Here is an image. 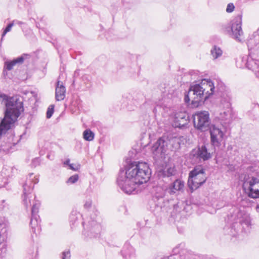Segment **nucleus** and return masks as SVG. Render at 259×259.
Listing matches in <instances>:
<instances>
[{"mask_svg": "<svg viewBox=\"0 0 259 259\" xmlns=\"http://www.w3.org/2000/svg\"><path fill=\"white\" fill-rule=\"evenodd\" d=\"M78 180V176L77 175H73L71 177H70L67 183H70V184H74L76 183Z\"/></svg>", "mask_w": 259, "mask_h": 259, "instance_id": "32", "label": "nucleus"}, {"mask_svg": "<svg viewBox=\"0 0 259 259\" xmlns=\"http://www.w3.org/2000/svg\"><path fill=\"white\" fill-rule=\"evenodd\" d=\"M237 217L238 222L236 221L233 223V226L230 228L229 234L232 236H237L242 230L247 232L250 228L251 220L248 214L239 212L238 213Z\"/></svg>", "mask_w": 259, "mask_h": 259, "instance_id": "5", "label": "nucleus"}, {"mask_svg": "<svg viewBox=\"0 0 259 259\" xmlns=\"http://www.w3.org/2000/svg\"><path fill=\"white\" fill-rule=\"evenodd\" d=\"M92 204V200H91L90 199H89L85 201V202L84 204V208H85L87 209H89L91 207Z\"/></svg>", "mask_w": 259, "mask_h": 259, "instance_id": "37", "label": "nucleus"}, {"mask_svg": "<svg viewBox=\"0 0 259 259\" xmlns=\"http://www.w3.org/2000/svg\"><path fill=\"white\" fill-rule=\"evenodd\" d=\"M193 122L195 128L201 132L208 131L211 126L209 114L206 111L196 113L193 115Z\"/></svg>", "mask_w": 259, "mask_h": 259, "instance_id": "8", "label": "nucleus"}, {"mask_svg": "<svg viewBox=\"0 0 259 259\" xmlns=\"http://www.w3.org/2000/svg\"><path fill=\"white\" fill-rule=\"evenodd\" d=\"M150 175L146 162L134 161L127 165L125 170H120L117 183L124 193L136 194L141 190L140 186L148 182Z\"/></svg>", "mask_w": 259, "mask_h": 259, "instance_id": "1", "label": "nucleus"}, {"mask_svg": "<svg viewBox=\"0 0 259 259\" xmlns=\"http://www.w3.org/2000/svg\"><path fill=\"white\" fill-rule=\"evenodd\" d=\"M64 164H66V165H68L69 166V164H70V160L69 159H67L64 162Z\"/></svg>", "mask_w": 259, "mask_h": 259, "instance_id": "41", "label": "nucleus"}, {"mask_svg": "<svg viewBox=\"0 0 259 259\" xmlns=\"http://www.w3.org/2000/svg\"><path fill=\"white\" fill-rule=\"evenodd\" d=\"M180 118L182 121L179 119L178 117H176L175 118V123L174 125L175 127L181 128L184 127L185 124H186L187 120L186 119V116L184 115V114H182Z\"/></svg>", "mask_w": 259, "mask_h": 259, "instance_id": "24", "label": "nucleus"}, {"mask_svg": "<svg viewBox=\"0 0 259 259\" xmlns=\"http://www.w3.org/2000/svg\"><path fill=\"white\" fill-rule=\"evenodd\" d=\"M246 65L249 69L254 71L256 76L259 77V61L248 57Z\"/></svg>", "mask_w": 259, "mask_h": 259, "instance_id": "19", "label": "nucleus"}, {"mask_svg": "<svg viewBox=\"0 0 259 259\" xmlns=\"http://www.w3.org/2000/svg\"><path fill=\"white\" fill-rule=\"evenodd\" d=\"M193 155H196L200 160L202 159L203 161H206L212 157L211 154L208 152L205 145L199 147Z\"/></svg>", "mask_w": 259, "mask_h": 259, "instance_id": "18", "label": "nucleus"}, {"mask_svg": "<svg viewBox=\"0 0 259 259\" xmlns=\"http://www.w3.org/2000/svg\"><path fill=\"white\" fill-rule=\"evenodd\" d=\"M200 88L199 84L191 85L188 93L185 96V101L186 103L191 102L193 107H197L201 102L205 101L204 96Z\"/></svg>", "mask_w": 259, "mask_h": 259, "instance_id": "6", "label": "nucleus"}, {"mask_svg": "<svg viewBox=\"0 0 259 259\" xmlns=\"http://www.w3.org/2000/svg\"><path fill=\"white\" fill-rule=\"evenodd\" d=\"M171 144L174 150L179 149L180 147V140L177 137H173L168 139V144Z\"/></svg>", "mask_w": 259, "mask_h": 259, "instance_id": "25", "label": "nucleus"}, {"mask_svg": "<svg viewBox=\"0 0 259 259\" xmlns=\"http://www.w3.org/2000/svg\"><path fill=\"white\" fill-rule=\"evenodd\" d=\"M231 99L230 96L227 94L221 97V106L223 109L220 112L219 118L224 123H230L232 118Z\"/></svg>", "mask_w": 259, "mask_h": 259, "instance_id": "7", "label": "nucleus"}, {"mask_svg": "<svg viewBox=\"0 0 259 259\" xmlns=\"http://www.w3.org/2000/svg\"><path fill=\"white\" fill-rule=\"evenodd\" d=\"M242 16L238 15L232 21L231 36L235 40L240 42L243 39V32L242 28Z\"/></svg>", "mask_w": 259, "mask_h": 259, "instance_id": "10", "label": "nucleus"}, {"mask_svg": "<svg viewBox=\"0 0 259 259\" xmlns=\"http://www.w3.org/2000/svg\"><path fill=\"white\" fill-rule=\"evenodd\" d=\"M243 187L248 196L252 198H259V179L251 177L248 181L244 182Z\"/></svg>", "mask_w": 259, "mask_h": 259, "instance_id": "9", "label": "nucleus"}, {"mask_svg": "<svg viewBox=\"0 0 259 259\" xmlns=\"http://www.w3.org/2000/svg\"><path fill=\"white\" fill-rule=\"evenodd\" d=\"M235 7L232 3H230L227 5L226 12L227 13H231L234 10Z\"/></svg>", "mask_w": 259, "mask_h": 259, "instance_id": "35", "label": "nucleus"}, {"mask_svg": "<svg viewBox=\"0 0 259 259\" xmlns=\"http://www.w3.org/2000/svg\"><path fill=\"white\" fill-rule=\"evenodd\" d=\"M69 166L70 167V168L71 169L73 170H78V166H76V167H74L73 166V164H69Z\"/></svg>", "mask_w": 259, "mask_h": 259, "instance_id": "40", "label": "nucleus"}, {"mask_svg": "<svg viewBox=\"0 0 259 259\" xmlns=\"http://www.w3.org/2000/svg\"><path fill=\"white\" fill-rule=\"evenodd\" d=\"M207 179L205 169L201 165H197L190 172L188 184L192 190L198 188Z\"/></svg>", "mask_w": 259, "mask_h": 259, "instance_id": "4", "label": "nucleus"}, {"mask_svg": "<svg viewBox=\"0 0 259 259\" xmlns=\"http://www.w3.org/2000/svg\"><path fill=\"white\" fill-rule=\"evenodd\" d=\"M210 136V143L214 147H219L223 140L224 133L221 129L214 125H211L209 127Z\"/></svg>", "mask_w": 259, "mask_h": 259, "instance_id": "12", "label": "nucleus"}, {"mask_svg": "<svg viewBox=\"0 0 259 259\" xmlns=\"http://www.w3.org/2000/svg\"><path fill=\"white\" fill-rule=\"evenodd\" d=\"M29 182L30 185L26 183L23 186V201L26 208L29 207H31V219L30 225L31 228V231L33 233L37 234L40 230V227L39 225L40 219L39 215L37 214L40 203L39 201L35 200V196L32 194L33 185L31 186L32 184L30 181Z\"/></svg>", "mask_w": 259, "mask_h": 259, "instance_id": "3", "label": "nucleus"}, {"mask_svg": "<svg viewBox=\"0 0 259 259\" xmlns=\"http://www.w3.org/2000/svg\"><path fill=\"white\" fill-rule=\"evenodd\" d=\"M5 117L0 123V137L11 128L24 110L22 101L17 97L7 98L5 101Z\"/></svg>", "mask_w": 259, "mask_h": 259, "instance_id": "2", "label": "nucleus"}, {"mask_svg": "<svg viewBox=\"0 0 259 259\" xmlns=\"http://www.w3.org/2000/svg\"><path fill=\"white\" fill-rule=\"evenodd\" d=\"M23 61L24 57L23 56H20L12 61H6L5 63V67L7 70H11L13 69V66L16 65L17 64H21Z\"/></svg>", "mask_w": 259, "mask_h": 259, "instance_id": "21", "label": "nucleus"}, {"mask_svg": "<svg viewBox=\"0 0 259 259\" xmlns=\"http://www.w3.org/2000/svg\"><path fill=\"white\" fill-rule=\"evenodd\" d=\"M70 252L69 250L65 251L62 252V259H70Z\"/></svg>", "mask_w": 259, "mask_h": 259, "instance_id": "34", "label": "nucleus"}, {"mask_svg": "<svg viewBox=\"0 0 259 259\" xmlns=\"http://www.w3.org/2000/svg\"><path fill=\"white\" fill-rule=\"evenodd\" d=\"M101 231V226L97 221L92 220L88 222L86 227H84L83 234L86 237L90 238L98 237Z\"/></svg>", "mask_w": 259, "mask_h": 259, "instance_id": "13", "label": "nucleus"}, {"mask_svg": "<svg viewBox=\"0 0 259 259\" xmlns=\"http://www.w3.org/2000/svg\"><path fill=\"white\" fill-rule=\"evenodd\" d=\"M14 25V23L13 22H12L11 23H10L7 27L6 28H5V29L4 30L2 35V38H1V40H2L3 39V37L5 36V35L7 34V32H9L11 31V28Z\"/></svg>", "mask_w": 259, "mask_h": 259, "instance_id": "31", "label": "nucleus"}, {"mask_svg": "<svg viewBox=\"0 0 259 259\" xmlns=\"http://www.w3.org/2000/svg\"><path fill=\"white\" fill-rule=\"evenodd\" d=\"M175 170L174 168L169 167L166 170H163L161 172V175L163 177H169L175 175Z\"/></svg>", "mask_w": 259, "mask_h": 259, "instance_id": "27", "label": "nucleus"}, {"mask_svg": "<svg viewBox=\"0 0 259 259\" xmlns=\"http://www.w3.org/2000/svg\"><path fill=\"white\" fill-rule=\"evenodd\" d=\"M162 109H163V110H166V111H168V110L169 109V108H167V107H165V108H164V107H162L161 106H160L157 105L156 107H155L154 108V109H153V112H154L155 113H156L158 111V110H160V109H162Z\"/></svg>", "mask_w": 259, "mask_h": 259, "instance_id": "36", "label": "nucleus"}, {"mask_svg": "<svg viewBox=\"0 0 259 259\" xmlns=\"http://www.w3.org/2000/svg\"><path fill=\"white\" fill-rule=\"evenodd\" d=\"M22 23L21 22H19L18 24H22Z\"/></svg>", "mask_w": 259, "mask_h": 259, "instance_id": "43", "label": "nucleus"}, {"mask_svg": "<svg viewBox=\"0 0 259 259\" xmlns=\"http://www.w3.org/2000/svg\"><path fill=\"white\" fill-rule=\"evenodd\" d=\"M256 211L259 213V204H258L256 207Z\"/></svg>", "mask_w": 259, "mask_h": 259, "instance_id": "42", "label": "nucleus"}, {"mask_svg": "<svg viewBox=\"0 0 259 259\" xmlns=\"http://www.w3.org/2000/svg\"><path fill=\"white\" fill-rule=\"evenodd\" d=\"M121 253L124 258L130 257L134 254L135 250L132 246L129 244H125L121 250Z\"/></svg>", "mask_w": 259, "mask_h": 259, "instance_id": "22", "label": "nucleus"}, {"mask_svg": "<svg viewBox=\"0 0 259 259\" xmlns=\"http://www.w3.org/2000/svg\"><path fill=\"white\" fill-rule=\"evenodd\" d=\"M154 199L155 205L160 208L164 207L165 204H164L163 197L165 194V189L160 186H156L154 188Z\"/></svg>", "mask_w": 259, "mask_h": 259, "instance_id": "15", "label": "nucleus"}, {"mask_svg": "<svg viewBox=\"0 0 259 259\" xmlns=\"http://www.w3.org/2000/svg\"><path fill=\"white\" fill-rule=\"evenodd\" d=\"M12 148L11 143H4L0 145V152H9Z\"/></svg>", "mask_w": 259, "mask_h": 259, "instance_id": "28", "label": "nucleus"}, {"mask_svg": "<svg viewBox=\"0 0 259 259\" xmlns=\"http://www.w3.org/2000/svg\"><path fill=\"white\" fill-rule=\"evenodd\" d=\"M80 217V215L79 213H78L76 212H72L69 217L70 222L72 223L73 224L76 222V221L78 219V218Z\"/></svg>", "mask_w": 259, "mask_h": 259, "instance_id": "29", "label": "nucleus"}, {"mask_svg": "<svg viewBox=\"0 0 259 259\" xmlns=\"http://www.w3.org/2000/svg\"><path fill=\"white\" fill-rule=\"evenodd\" d=\"M7 183V179L0 174V187H5Z\"/></svg>", "mask_w": 259, "mask_h": 259, "instance_id": "33", "label": "nucleus"}, {"mask_svg": "<svg viewBox=\"0 0 259 259\" xmlns=\"http://www.w3.org/2000/svg\"><path fill=\"white\" fill-rule=\"evenodd\" d=\"M32 174H31V175H30V178L31 177V176H32Z\"/></svg>", "mask_w": 259, "mask_h": 259, "instance_id": "44", "label": "nucleus"}, {"mask_svg": "<svg viewBox=\"0 0 259 259\" xmlns=\"http://www.w3.org/2000/svg\"><path fill=\"white\" fill-rule=\"evenodd\" d=\"M54 105H51L48 108L47 112V118H50L54 113Z\"/></svg>", "mask_w": 259, "mask_h": 259, "instance_id": "30", "label": "nucleus"}, {"mask_svg": "<svg viewBox=\"0 0 259 259\" xmlns=\"http://www.w3.org/2000/svg\"><path fill=\"white\" fill-rule=\"evenodd\" d=\"M40 160L39 158H36L32 160V165L33 166L36 167L37 165L39 164Z\"/></svg>", "mask_w": 259, "mask_h": 259, "instance_id": "38", "label": "nucleus"}, {"mask_svg": "<svg viewBox=\"0 0 259 259\" xmlns=\"http://www.w3.org/2000/svg\"><path fill=\"white\" fill-rule=\"evenodd\" d=\"M249 51L259 50V29L247 41Z\"/></svg>", "mask_w": 259, "mask_h": 259, "instance_id": "16", "label": "nucleus"}, {"mask_svg": "<svg viewBox=\"0 0 259 259\" xmlns=\"http://www.w3.org/2000/svg\"><path fill=\"white\" fill-rule=\"evenodd\" d=\"M210 54L213 59L215 60L222 55L223 51L220 47L214 46L210 51Z\"/></svg>", "mask_w": 259, "mask_h": 259, "instance_id": "23", "label": "nucleus"}, {"mask_svg": "<svg viewBox=\"0 0 259 259\" xmlns=\"http://www.w3.org/2000/svg\"><path fill=\"white\" fill-rule=\"evenodd\" d=\"M168 139L165 137L159 138L151 147L152 153L157 157H162L168 149Z\"/></svg>", "mask_w": 259, "mask_h": 259, "instance_id": "11", "label": "nucleus"}, {"mask_svg": "<svg viewBox=\"0 0 259 259\" xmlns=\"http://www.w3.org/2000/svg\"><path fill=\"white\" fill-rule=\"evenodd\" d=\"M201 90L205 95L204 100L214 93L215 87L214 83L210 80L204 79L199 83Z\"/></svg>", "mask_w": 259, "mask_h": 259, "instance_id": "14", "label": "nucleus"}, {"mask_svg": "<svg viewBox=\"0 0 259 259\" xmlns=\"http://www.w3.org/2000/svg\"><path fill=\"white\" fill-rule=\"evenodd\" d=\"M184 186V182L180 180L177 179L171 185L169 188L168 193L170 194L175 193L177 191H181Z\"/></svg>", "mask_w": 259, "mask_h": 259, "instance_id": "20", "label": "nucleus"}, {"mask_svg": "<svg viewBox=\"0 0 259 259\" xmlns=\"http://www.w3.org/2000/svg\"><path fill=\"white\" fill-rule=\"evenodd\" d=\"M83 138L88 141H92L94 138V134L90 130H86L83 133Z\"/></svg>", "mask_w": 259, "mask_h": 259, "instance_id": "26", "label": "nucleus"}, {"mask_svg": "<svg viewBox=\"0 0 259 259\" xmlns=\"http://www.w3.org/2000/svg\"><path fill=\"white\" fill-rule=\"evenodd\" d=\"M6 203L5 200H0V210H2L5 207Z\"/></svg>", "mask_w": 259, "mask_h": 259, "instance_id": "39", "label": "nucleus"}, {"mask_svg": "<svg viewBox=\"0 0 259 259\" xmlns=\"http://www.w3.org/2000/svg\"><path fill=\"white\" fill-rule=\"evenodd\" d=\"M66 88L62 82L58 80L55 89V99L57 101L63 100L65 97Z\"/></svg>", "mask_w": 259, "mask_h": 259, "instance_id": "17", "label": "nucleus"}]
</instances>
